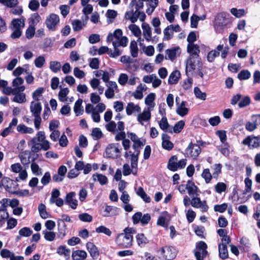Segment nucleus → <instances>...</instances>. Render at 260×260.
I'll return each mask as SVG.
<instances>
[{
  "label": "nucleus",
  "instance_id": "37998d69",
  "mask_svg": "<svg viewBox=\"0 0 260 260\" xmlns=\"http://www.w3.org/2000/svg\"><path fill=\"white\" fill-rule=\"evenodd\" d=\"M159 126L162 130L167 131V129L169 127V124L166 116L162 117L161 119L160 120L159 122Z\"/></svg>",
  "mask_w": 260,
  "mask_h": 260
},
{
  "label": "nucleus",
  "instance_id": "4c0bfd02",
  "mask_svg": "<svg viewBox=\"0 0 260 260\" xmlns=\"http://www.w3.org/2000/svg\"><path fill=\"white\" fill-rule=\"evenodd\" d=\"M30 20V25L35 26L41 20V18L38 13H36L31 15Z\"/></svg>",
  "mask_w": 260,
  "mask_h": 260
},
{
  "label": "nucleus",
  "instance_id": "6e6d98bb",
  "mask_svg": "<svg viewBox=\"0 0 260 260\" xmlns=\"http://www.w3.org/2000/svg\"><path fill=\"white\" fill-rule=\"evenodd\" d=\"M60 196V191L57 189H53L51 192V197L49 200V202L50 204H54V200L59 198V196Z\"/></svg>",
  "mask_w": 260,
  "mask_h": 260
},
{
  "label": "nucleus",
  "instance_id": "2eb2a0df",
  "mask_svg": "<svg viewBox=\"0 0 260 260\" xmlns=\"http://www.w3.org/2000/svg\"><path fill=\"white\" fill-rule=\"evenodd\" d=\"M86 247L93 259H96L99 255V251L96 246L93 243L89 242L86 244Z\"/></svg>",
  "mask_w": 260,
  "mask_h": 260
},
{
  "label": "nucleus",
  "instance_id": "49530a36",
  "mask_svg": "<svg viewBox=\"0 0 260 260\" xmlns=\"http://www.w3.org/2000/svg\"><path fill=\"white\" fill-rule=\"evenodd\" d=\"M128 28L136 37H138L141 36V31L138 26L136 24H131Z\"/></svg>",
  "mask_w": 260,
  "mask_h": 260
},
{
  "label": "nucleus",
  "instance_id": "cd10ccee",
  "mask_svg": "<svg viewBox=\"0 0 260 260\" xmlns=\"http://www.w3.org/2000/svg\"><path fill=\"white\" fill-rule=\"evenodd\" d=\"M92 178L94 181H99L102 185L106 184L108 182L107 177L101 174H93L92 175Z\"/></svg>",
  "mask_w": 260,
  "mask_h": 260
},
{
  "label": "nucleus",
  "instance_id": "39448f33",
  "mask_svg": "<svg viewBox=\"0 0 260 260\" xmlns=\"http://www.w3.org/2000/svg\"><path fill=\"white\" fill-rule=\"evenodd\" d=\"M2 185H3L6 191L12 194L13 192H15L19 186L16 181L6 177L2 179Z\"/></svg>",
  "mask_w": 260,
  "mask_h": 260
},
{
  "label": "nucleus",
  "instance_id": "e433bc0d",
  "mask_svg": "<svg viewBox=\"0 0 260 260\" xmlns=\"http://www.w3.org/2000/svg\"><path fill=\"white\" fill-rule=\"evenodd\" d=\"M194 93L197 98L204 101L206 99V93L205 92H202L198 87H194Z\"/></svg>",
  "mask_w": 260,
  "mask_h": 260
},
{
  "label": "nucleus",
  "instance_id": "c85d7f7f",
  "mask_svg": "<svg viewBox=\"0 0 260 260\" xmlns=\"http://www.w3.org/2000/svg\"><path fill=\"white\" fill-rule=\"evenodd\" d=\"M82 102V100L79 99L75 103L74 110L76 114V116L82 114L83 112V109L81 106Z\"/></svg>",
  "mask_w": 260,
  "mask_h": 260
},
{
  "label": "nucleus",
  "instance_id": "2f4dec72",
  "mask_svg": "<svg viewBox=\"0 0 260 260\" xmlns=\"http://www.w3.org/2000/svg\"><path fill=\"white\" fill-rule=\"evenodd\" d=\"M38 210L40 216L43 219H46L49 217V213L46 211V206L44 204H40L38 207Z\"/></svg>",
  "mask_w": 260,
  "mask_h": 260
},
{
  "label": "nucleus",
  "instance_id": "338daca9",
  "mask_svg": "<svg viewBox=\"0 0 260 260\" xmlns=\"http://www.w3.org/2000/svg\"><path fill=\"white\" fill-rule=\"evenodd\" d=\"M200 20V17L193 14L190 18V26L192 28H197L198 24V21Z\"/></svg>",
  "mask_w": 260,
  "mask_h": 260
},
{
  "label": "nucleus",
  "instance_id": "a878e982",
  "mask_svg": "<svg viewBox=\"0 0 260 260\" xmlns=\"http://www.w3.org/2000/svg\"><path fill=\"white\" fill-rule=\"evenodd\" d=\"M179 50V47L168 49L166 50V59L173 60L176 57L177 51Z\"/></svg>",
  "mask_w": 260,
  "mask_h": 260
},
{
  "label": "nucleus",
  "instance_id": "393cba45",
  "mask_svg": "<svg viewBox=\"0 0 260 260\" xmlns=\"http://www.w3.org/2000/svg\"><path fill=\"white\" fill-rule=\"evenodd\" d=\"M218 250L219 256L221 258L225 259L228 257V251L226 244L220 243L218 245Z\"/></svg>",
  "mask_w": 260,
  "mask_h": 260
},
{
  "label": "nucleus",
  "instance_id": "0e129e2a",
  "mask_svg": "<svg viewBox=\"0 0 260 260\" xmlns=\"http://www.w3.org/2000/svg\"><path fill=\"white\" fill-rule=\"evenodd\" d=\"M45 62V59L44 56H40L35 60V64L37 68H42Z\"/></svg>",
  "mask_w": 260,
  "mask_h": 260
},
{
  "label": "nucleus",
  "instance_id": "603ef678",
  "mask_svg": "<svg viewBox=\"0 0 260 260\" xmlns=\"http://www.w3.org/2000/svg\"><path fill=\"white\" fill-rule=\"evenodd\" d=\"M231 13L235 17L240 18L244 15L245 11L244 9L232 8L231 9Z\"/></svg>",
  "mask_w": 260,
  "mask_h": 260
},
{
  "label": "nucleus",
  "instance_id": "ddd939ff",
  "mask_svg": "<svg viewBox=\"0 0 260 260\" xmlns=\"http://www.w3.org/2000/svg\"><path fill=\"white\" fill-rule=\"evenodd\" d=\"M186 188L188 191V193L191 197H198L199 196L198 193V187L191 180H188L186 185Z\"/></svg>",
  "mask_w": 260,
  "mask_h": 260
},
{
  "label": "nucleus",
  "instance_id": "864d4df0",
  "mask_svg": "<svg viewBox=\"0 0 260 260\" xmlns=\"http://www.w3.org/2000/svg\"><path fill=\"white\" fill-rule=\"evenodd\" d=\"M32 233V231L27 227H24L19 231V234L23 237H29Z\"/></svg>",
  "mask_w": 260,
  "mask_h": 260
},
{
  "label": "nucleus",
  "instance_id": "680f3d73",
  "mask_svg": "<svg viewBox=\"0 0 260 260\" xmlns=\"http://www.w3.org/2000/svg\"><path fill=\"white\" fill-rule=\"evenodd\" d=\"M155 94L154 93H149L145 99V104L151 106L153 101L155 100Z\"/></svg>",
  "mask_w": 260,
  "mask_h": 260
},
{
  "label": "nucleus",
  "instance_id": "de8ad7c7",
  "mask_svg": "<svg viewBox=\"0 0 260 260\" xmlns=\"http://www.w3.org/2000/svg\"><path fill=\"white\" fill-rule=\"evenodd\" d=\"M94 140H98L101 138L103 136V133L100 128L95 127L93 128L91 134Z\"/></svg>",
  "mask_w": 260,
  "mask_h": 260
},
{
  "label": "nucleus",
  "instance_id": "7ed1b4c3",
  "mask_svg": "<svg viewBox=\"0 0 260 260\" xmlns=\"http://www.w3.org/2000/svg\"><path fill=\"white\" fill-rule=\"evenodd\" d=\"M133 238L132 235L121 233L117 236L115 242L122 248H128L132 245Z\"/></svg>",
  "mask_w": 260,
  "mask_h": 260
},
{
  "label": "nucleus",
  "instance_id": "a211bd4d",
  "mask_svg": "<svg viewBox=\"0 0 260 260\" xmlns=\"http://www.w3.org/2000/svg\"><path fill=\"white\" fill-rule=\"evenodd\" d=\"M195 57L190 55L186 61V74L188 77V72L193 71L196 69Z\"/></svg>",
  "mask_w": 260,
  "mask_h": 260
},
{
  "label": "nucleus",
  "instance_id": "e2e57ef3",
  "mask_svg": "<svg viewBox=\"0 0 260 260\" xmlns=\"http://www.w3.org/2000/svg\"><path fill=\"white\" fill-rule=\"evenodd\" d=\"M227 208L228 204L223 203L220 205H215L214 207V210L216 212L223 213L226 210Z\"/></svg>",
  "mask_w": 260,
  "mask_h": 260
},
{
  "label": "nucleus",
  "instance_id": "f03ea898",
  "mask_svg": "<svg viewBox=\"0 0 260 260\" xmlns=\"http://www.w3.org/2000/svg\"><path fill=\"white\" fill-rule=\"evenodd\" d=\"M28 145L31 146V150L34 152H38L41 149L47 151L50 149V143L47 140H45L39 143L37 142V138L34 137L28 143Z\"/></svg>",
  "mask_w": 260,
  "mask_h": 260
},
{
  "label": "nucleus",
  "instance_id": "473e14b6",
  "mask_svg": "<svg viewBox=\"0 0 260 260\" xmlns=\"http://www.w3.org/2000/svg\"><path fill=\"white\" fill-rule=\"evenodd\" d=\"M130 50L132 56L137 57L138 55V48L137 43L135 41H132L130 44Z\"/></svg>",
  "mask_w": 260,
  "mask_h": 260
},
{
  "label": "nucleus",
  "instance_id": "423d86ee",
  "mask_svg": "<svg viewBox=\"0 0 260 260\" xmlns=\"http://www.w3.org/2000/svg\"><path fill=\"white\" fill-rule=\"evenodd\" d=\"M242 144L248 146L250 149L258 148L260 146V136L253 135L247 136L243 140Z\"/></svg>",
  "mask_w": 260,
  "mask_h": 260
},
{
  "label": "nucleus",
  "instance_id": "c03bdc74",
  "mask_svg": "<svg viewBox=\"0 0 260 260\" xmlns=\"http://www.w3.org/2000/svg\"><path fill=\"white\" fill-rule=\"evenodd\" d=\"M69 92V90L68 88L61 89L58 93L59 99L61 102H65L67 101L65 98Z\"/></svg>",
  "mask_w": 260,
  "mask_h": 260
},
{
  "label": "nucleus",
  "instance_id": "aec40b11",
  "mask_svg": "<svg viewBox=\"0 0 260 260\" xmlns=\"http://www.w3.org/2000/svg\"><path fill=\"white\" fill-rule=\"evenodd\" d=\"M180 73L178 70L173 71L169 76L168 83L170 85L177 84L180 78Z\"/></svg>",
  "mask_w": 260,
  "mask_h": 260
},
{
  "label": "nucleus",
  "instance_id": "774afa93",
  "mask_svg": "<svg viewBox=\"0 0 260 260\" xmlns=\"http://www.w3.org/2000/svg\"><path fill=\"white\" fill-rule=\"evenodd\" d=\"M142 213L141 212H138L136 213L133 216H132V220L133 223L134 224H136L140 222H141V218H142Z\"/></svg>",
  "mask_w": 260,
  "mask_h": 260
},
{
  "label": "nucleus",
  "instance_id": "69168bd1",
  "mask_svg": "<svg viewBox=\"0 0 260 260\" xmlns=\"http://www.w3.org/2000/svg\"><path fill=\"white\" fill-rule=\"evenodd\" d=\"M215 189L217 192L221 193L226 189V185L223 182H218L215 186Z\"/></svg>",
  "mask_w": 260,
  "mask_h": 260
},
{
  "label": "nucleus",
  "instance_id": "6e6552de",
  "mask_svg": "<svg viewBox=\"0 0 260 260\" xmlns=\"http://www.w3.org/2000/svg\"><path fill=\"white\" fill-rule=\"evenodd\" d=\"M59 22V16L54 13L51 14L46 20L45 23L47 27L50 30L55 31L56 25Z\"/></svg>",
  "mask_w": 260,
  "mask_h": 260
},
{
  "label": "nucleus",
  "instance_id": "4be33fe9",
  "mask_svg": "<svg viewBox=\"0 0 260 260\" xmlns=\"http://www.w3.org/2000/svg\"><path fill=\"white\" fill-rule=\"evenodd\" d=\"M178 158L176 155H173L170 157L169 160L167 168L171 171L175 172L177 171V161Z\"/></svg>",
  "mask_w": 260,
  "mask_h": 260
},
{
  "label": "nucleus",
  "instance_id": "6ab92c4d",
  "mask_svg": "<svg viewBox=\"0 0 260 260\" xmlns=\"http://www.w3.org/2000/svg\"><path fill=\"white\" fill-rule=\"evenodd\" d=\"M187 51L188 53H191L190 55L198 58L199 57V53L200 52L199 46L194 44H188L187 47Z\"/></svg>",
  "mask_w": 260,
  "mask_h": 260
},
{
  "label": "nucleus",
  "instance_id": "a19ab883",
  "mask_svg": "<svg viewBox=\"0 0 260 260\" xmlns=\"http://www.w3.org/2000/svg\"><path fill=\"white\" fill-rule=\"evenodd\" d=\"M185 125V122L183 120H180L177 122L173 127V131L175 133H179L183 128Z\"/></svg>",
  "mask_w": 260,
  "mask_h": 260
},
{
  "label": "nucleus",
  "instance_id": "9d476101",
  "mask_svg": "<svg viewBox=\"0 0 260 260\" xmlns=\"http://www.w3.org/2000/svg\"><path fill=\"white\" fill-rule=\"evenodd\" d=\"M76 193L72 191L66 195L64 200L65 203L69 205L73 209H76L78 206V201L76 199H74Z\"/></svg>",
  "mask_w": 260,
  "mask_h": 260
},
{
  "label": "nucleus",
  "instance_id": "79ce46f5",
  "mask_svg": "<svg viewBox=\"0 0 260 260\" xmlns=\"http://www.w3.org/2000/svg\"><path fill=\"white\" fill-rule=\"evenodd\" d=\"M95 231L98 233H104L108 236H110L112 234V232L109 229L103 225H101L96 228Z\"/></svg>",
  "mask_w": 260,
  "mask_h": 260
},
{
  "label": "nucleus",
  "instance_id": "a18cd8bd",
  "mask_svg": "<svg viewBox=\"0 0 260 260\" xmlns=\"http://www.w3.org/2000/svg\"><path fill=\"white\" fill-rule=\"evenodd\" d=\"M132 173L134 175H136L137 173V171L135 170V171H132L130 167L128 164H125L123 166V174L124 176L129 175Z\"/></svg>",
  "mask_w": 260,
  "mask_h": 260
},
{
  "label": "nucleus",
  "instance_id": "8fccbe9b",
  "mask_svg": "<svg viewBox=\"0 0 260 260\" xmlns=\"http://www.w3.org/2000/svg\"><path fill=\"white\" fill-rule=\"evenodd\" d=\"M13 101L18 103H23L26 101L25 94L24 93H21L19 94L15 95L13 99Z\"/></svg>",
  "mask_w": 260,
  "mask_h": 260
},
{
  "label": "nucleus",
  "instance_id": "0eeeda50",
  "mask_svg": "<svg viewBox=\"0 0 260 260\" xmlns=\"http://www.w3.org/2000/svg\"><path fill=\"white\" fill-rule=\"evenodd\" d=\"M197 248L201 251H197L194 252V255L197 260H204L208 252L206 250L207 245L204 241H200L197 244Z\"/></svg>",
  "mask_w": 260,
  "mask_h": 260
},
{
  "label": "nucleus",
  "instance_id": "c756f323",
  "mask_svg": "<svg viewBox=\"0 0 260 260\" xmlns=\"http://www.w3.org/2000/svg\"><path fill=\"white\" fill-rule=\"evenodd\" d=\"M17 130L22 134H32L34 132L33 128L27 127L23 124L18 125L17 127Z\"/></svg>",
  "mask_w": 260,
  "mask_h": 260
},
{
  "label": "nucleus",
  "instance_id": "7c9ffc66",
  "mask_svg": "<svg viewBox=\"0 0 260 260\" xmlns=\"http://www.w3.org/2000/svg\"><path fill=\"white\" fill-rule=\"evenodd\" d=\"M136 193L137 194L140 196L146 203L150 202V198L147 196L142 187L138 188Z\"/></svg>",
  "mask_w": 260,
  "mask_h": 260
},
{
  "label": "nucleus",
  "instance_id": "09e8293b",
  "mask_svg": "<svg viewBox=\"0 0 260 260\" xmlns=\"http://www.w3.org/2000/svg\"><path fill=\"white\" fill-rule=\"evenodd\" d=\"M79 219L83 222H91L92 220V217L87 213L80 214L78 216Z\"/></svg>",
  "mask_w": 260,
  "mask_h": 260
},
{
  "label": "nucleus",
  "instance_id": "58836bf2",
  "mask_svg": "<svg viewBox=\"0 0 260 260\" xmlns=\"http://www.w3.org/2000/svg\"><path fill=\"white\" fill-rule=\"evenodd\" d=\"M72 24L73 25V29L75 31H80L82 29L83 25H84L82 24L81 21L78 19L74 20L72 22Z\"/></svg>",
  "mask_w": 260,
  "mask_h": 260
},
{
  "label": "nucleus",
  "instance_id": "4468645a",
  "mask_svg": "<svg viewBox=\"0 0 260 260\" xmlns=\"http://www.w3.org/2000/svg\"><path fill=\"white\" fill-rule=\"evenodd\" d=\"M42 109V108L40 103H35L34 101L31 102L30 110L34 117L40 116Z\"/></svg>",
  "mask_w": 260,
  "mask_h": 260
},
{
  "label": "nucleus",
  "instance_id": "bf43d9fd",
  "mask_svg": "<svg viewBox=\"0 0 260 260\" xmlns=\"http://www.w3.org/2000/svg\"><path fill=\"white\" fill-rule=\"evenodd\" d=\"M219 55V52L216 51V50H212L210 51L207 55V59L209 62H213L215 58Z\"/></svg>",
  "mask_w": 260,
  "mask_h": 260
},
{
  "label": "nucleus",
  "instance_id": "1a4fd4ad",
  "mask_svg": "<svg viewBox=\"0 0 260 260\" xmlns=\"http://www.w3.org/2000/svg\"><path fill=\"white\" fill-rule=\"evenodd\" d=\"M107 157L112 158H117L120 156V151L115 144H109L106 149Z\"/></svg>",
  "mask_w": 260,
  "mask_h": 260
},
{
  "label": "nucleus",
  "instance_id": "412c9836",
  "mask_svg": "<svg viewBox=\"0 0 260 260\" xmlns=\"http://www.w3.org/2000/svg\"><path fill=\"white\" fill-rule=\"evenodd\" d=\"M72 256L73 260H84L87 257V253L84 250H75L73 252Z\"/></svg>",
  "mask_w": 260,
  "mask_h": 260
},
{
  "label": "nucleus",
  "instance_id": "72a5a7b5",
  "mask_svg": "<svg viewBox=\"0 0 260 260\" xmlns=\"http://www.w3.org/2000/svg\"><path fill=\"white\" fill-rule=\"evenodd\" d=\"M136 239L138 244L141 247L144 246L148 242L147 238L143 234H138L136 236Z\"/></svg>",
  "mask_w": 260,
  "mask_h": 260
},
{
  "label": "nucleus",
  "instance_id": "f8f14e48",
  "mask_svg": "<svg viewBox=\"0 0 260 260\" xmlns=\"http://www.w3.org/2000/svg\"><path fill=\"white\" fill-rule=\"evenodd\" d=\"M120 211V209L110 206H106L102 214L104 217H110L117 215Z\"/></svg>",
  "mask_w": 260,
  "mask_h": 260
},
{
  "label": "nucleus",
  "instance_id": "5fc2aeb1",
  "mask_svg": "<svg viewBox=\"0 0 260 260\" xmlns=\"http://www.w3.org/2000/svg\"><path fill=\"white\" fill-rule=\"evenodd\" d=\"M43 233L44 235L45 239L49 241H53L56 236L55 233L53 232L44 231Z\"/></svg>",
  "mask_w": 260,
  "mask_h": 260
},
{
  "label": "nucleus",
  "instance_id": "f704fd0d",
  "mask_svg": "<svg viewBox=\"0 0 260 260\" xmlns=\"http://www.w3.org/2000/svg\"><path fill=\"white\" fill-rule=\"evenodd\" d=\"M251 77L250 72L247 70H243L238 74L237 77L240 80H247Z\"/></svg>",
  "mask_w": 260,
  "mask_h": 260
},
{
  "label": "nucleus",
  "instance_id": "f3484780",
  "mask_svg": "<svg viewBox=\"0 0 260 260\" xmlns=\"http://www.w3.org/2000/svg\"><path fill=\"white\" fill-rule=\"evenodd\" d=\"M139 11L137 10L134 12L133 9L127 11L125 14L124 18L126 20H129L132 23H134L138 20L139 17Z\"/></svg>",
  "mask_w": 260,
  "mask_h": 260
},
{
  "label": "nucleus",
  "instance_id": "ea45409f",
  "mask_svg": "<svg viewBox=\"0 0 260 260\" xmlns=\"http://www.w3.org/2000/svg\"><path fill=\"white\" fill-rule=\"evenodd\" d=\"M212 176L213 175L211 174L209 169H204L202 174V177L205 179L207 183L210 182Z\"/></svg>",
  "mask_w": 260,
  "mask_h": 260
},
{
  "label": "nucleus",
  "instance_id": "13d9d810",
  "mask_svg": "<svg viewBox=\"0 0 260 260\" xmlns=\"http://www.w3.org/2000/svg\"><path fill=\"white\" fill-rule=\"evenodd\" d=\"M44 91V88L43 87H39L37 90H36L32 93V98L34 100L38 101L40 100L39 97L42 95V94Z\"/></svg>",
  "mask_w": 260,
  "mask_h": 260
},
{
  "label": "nucleus",
  "instance_id": "dca6fc26",
  "mask_svg": "<svg viewBox=\"0 0 260 260\" xmlns=\"http://www.w3.org/2000/svg\"><path fill=\"white\" fill-rule=\"evenodd\" d=\"M170 137L166 134L162 135V147L167 150H171L174 147V144L170 141Z\"/></svg>",
  "mask_w": 260,
  "mask_h": 260
},
{
  "label": "nucleus",
  "instance_id": "20e7f679",
  "mask_svg": "<svg viewBox=\"0 0 260 260\" xmlns=\"http://www.w3.org/2000/svg\"><path fill=\"white\" fill-rule=\"evenodd\" d=\"M159 252L160 255L165 260H172L176 256L175 248L171 246H166L161 247Z\"/></svg>",
  "mask_w": 260,
  "mask_h": 260
},
{
  "label": "nucleus",
  "instance_id": "5701e85b",
  "mask_svg": "<svg viewBox=\"0 0 260 260\" xmlns=\"http://www.w3.org/2000/svg\"><path fill=\"white\" fill-rule=\"evenodd\" d=\"M142 28L145 39L148 41H150L151 39V29L149 25L146 23H143Z\"/></svg>",
  "mask_w": 260,
  "mask_h": 260
},
{
  "label": "nucleus",
  "instance_id": "3c124183",
  "mask_svg": "<svg viewBox=\"0 0 260 260\" xmlns=\"http://www.w3.org/2000/svg\"><path fill=\"white\" fill-rule=\"evenodd\" d=\"M250 98L248 96H246L243 98L238 103V106L239 108H244L247 106L250 103Z\"/></svg>",
  "mask_w": 260,
  "mask_h": 260
},
{
  "label": "nucleus",
  "instance_id": "4d7b16f0",
  "mask_svg": "<svg viewBox=\"0 0 260 260\" xmlns=\"http://www.w3.org/2000/svg\"><path fill=\"white\" fill-rule=\"evenodd\" d=\"M9 218V214L5 209H0V226Z\"/></svg>",
  "mask_w": 260,
  "mask_h": 260
},
{
  "label": "nucleus",
  "instance_id": "b1692460",
  "mask_svg": "<svg viewBox=\"0 0 260 260\" xmlns=\"http://www.w3.org/2000/svg\"><path fill=\"white\" fill-rule=\"evenodd\" d=\"M11 29H20L24 27V19L22 17L20 18L14 19L11 22Z\"/></svg>",
  "mask_w": 260,
  "mask_h": 260
},
{
  "label": "nucleus",
  "instance_id": "c9c22d12",
  "mask_svg": "<svg viewBox=\"0 0 260 260\" xmlns=\"http://www.w3.org/2000/svg\"><path fill=\"white\" fill-rule=\"evenodd\" d=\"M50 69L54 73H57L61 69V64L57 61H52L50 62Z\"/></svg>",
  "mask_w": 260,
  "mask_h": 260
},
{
  "label": "nucleus",
  "instance_id": "9b49d317",
  "mask_svg": "<svg viewBox=\"0 0 260 260\" xmlns=\"http://www.w3.org/2000/svg\"><path fill=\"white\" fill-rule=\"evenodd\" d=\"M187 151H189V154L190 156L193 159H195L200 154L201 149L199 145L193 144L191 142L187 148Z\"/></svg>",
  "mask_w": 260,
  "mask_h": 260
},
{
  "label": "nucleus",
  "instance_id": "bb28decb",
  "mask_svg": "<svg viewBox=\"0 0 260 260\" xmlns=\"http://www.w3.org/2000/svg\"><path fill=\"white\" fill-rule=\"evenodd\" d=\"M151 118V113L150 111H144L142 113L139 114L137 117L138 121L140 122L142 124L143 123L142 121H147Z\"/></svg>",
  "mask_w": 260,
  "mask_h": 260
},
{
  "label": "nucleus",
  "instance_id": "f257e3e1",
  "mask_svg": "<svg viewBox=\"0 0 260 260\" xmlns=\"http://www.w3.org/2000/svg\"><path fill=\"white\" fill-rule=\"evenodd\" d=\"M229 17L230 14L224 12L220 13L216 15L214 20V27L217 32H221L222 27L231 22Z\"/></svg>",
  "mask_w": 260,
  "mask_h": 260
},
{
  "label": "nucleus",
  "instance_id": "052dcab7",
  "mask_svg": "<svg viewBox=\"0 0 260 260\" xmlns=\"http://www.w3.org/2000/svg\"><path fill=\"white\" fill-rule=\"evenodd\" d=\"M35 33V26L30 25L27 28V29L26 30V32H25L26 37L27 39H30L34 37Z\"/></svg>",
  "mask_w": 260,
  "mask_h": 260
}]
</instances>
